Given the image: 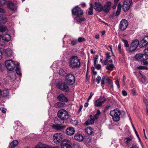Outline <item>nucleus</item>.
Masks as SVG:
<instances>
[{"label": "nucleus", "mask_w": 148, "mask_h": 148, "mask_svg": "<svg viewBox=\"0 0 148 148\" xmlns=\"http://www.w3.org/2000/svg\"><path fill=\"white\" fill-rule=\"evenodd\" d=\"M80 64V60L77 56H72L70 59L69 66L71 68L73 69L79 68Z\"/></svg>", "instance_id": "nucleus-1"}, {"label": "nucleus", "mask_w": 148, "mask_h": 148, "mask_svg": "<svg viewBox=\"0 0 148 148\" xmlns=\"http://www.w3.org/2000/svg\"><path fill=\"white\" fill-rule=\"evenodd\" d=\"M5 64L7 69L10 71L14 70L16 67L15 62L12 60H6L5 62Z\"/></svg>", "instance_id": "nucleus-2"}, {"label": "nucleus", "mask_w": 148, "mask_h": 148, "mask_svg": "<svg viewBox=\"0 0 148 148\" xmlns=\"http://www.w3.org/2000/svg\"><path fill=\"white\" fill-rule=\"evenodd\" d=\"M63 136L61 133L55 134L53 137V140L54 143L56 144H58L63 140Z\"/></svg>", "instance_id": "nucleus-3"}, {"label": "nucleus", "mask_w": 148, "mask_h": 148, "mask_svg": "<svg viewBox=\"0 0 148 148\" xmlns=\"http://www.w3.org/2000/svg\"><path fill=\"white\" fill-rule=\"evenodd\" d=\"M139 43L138 40H134L131 42L128 51L129 52H132L136 50Z\"/></svg>", "instance_id": "nucleus-4"}, {"label": "nucleus", "mask_w": 148, "mask_h": 148, "mask_svg": "<svg viewBox=\"0 0 148 148\" xmlns=\"http://www.w3.org/2000/svg\"><path fill=\"white\" fill-rule=\"evenodd\" d=\"M56 86L58 88L64 92H66L69 90L68 86L64 82H58L56 84Z\"/></svg>", "instance_id": "nucleus-5"}, {"label": "nucleus", "mask_w": 148, "mask_h": 148, "mask_svg": "<svg viewBox=\"0 0 148 148\" xmlns=\"http://www.w3.org/2000/svg\"><path fill=\"white\" fill-rule=\"evenodd\" d=\"M65 81L69 85H72L75 82V79L74 76L72 74L69 73L65 77Z\"/></svg>", "instance_id": "nucleus-6"}, {"label": "nucleus", "mask_w": 148, "mask_h": 148, "mask_svg": "<svg viewBox=\"0 0 148 148\" xmlns=\"http://www.w3.org/2000/svg\"><path fill=\"white\" fill-rule=\"evenodd\" d=\"M106 101V99L104 97H101L94 102V105L96 107H100Z\"/></svg>", "instance_id": "nucleus-7"}, {"label": "nucleus", "mask_w": 148, "mask_h": 148, "mask_svg": "<svg viewBox=\"0 0 148 148\" xmlns=\"http://www.w3.org/2000/svg\"><path fill=\"white\" fill-rule=\"evenodd\" d=\"M57 115L62 120L67 119L69 116V114L67 112H58Z\"/></svg>", "instance_id": "nucleus-8"}, {"label": "nucleus", "mask_w": 148, "mask_h": 148, "mask_svg": "<svg viewBox=\"0 0 148 148\" xmlns=\"http://www.w3.org/2000/svg\"><path fill=\"white\" fill-rule=\"evenodd\" d=\"M72 12L73 15L77 16L82 15L83 14L82 10L77 6L72 9Z\"/></svg>", "instance_id": "nucleus-9"}, {"label": "nucleus", "mask_w": 148, "mask_h": 148, "mask_svg": "<svg viewBox=\"0 0 148 148\" xmlns=\"http://www.w3.org/2000/svg\"><path fill=\"white\" fill-rule=\"evenodd\" d=\"M120 112H110V114L112 116L113 120L115 121H118L120 119L119 115Z\"/></svg>", "instance_id": "nucleus-10"}, {"label": "nucleus", "mask_w": 148, "mask_h": 148, "mask_svg": "<svg viewBox=\"0 0 148 148\" xmlns=\"http://www.w3.org/2000/svg\"><path fill=\"white\" fill-rule=\"evenodd\" d=\"M128 25V21L125 19H122L120 22L119 28L121 30L123 31L125 29Z\"/></svg>", "instance_id": "nucleus-11"}, {"label": "nucleus", "mask_w": 148, "mask_h": 148, "mask_svg": "<svg viewBox=\"0 0 148 148\" xmlns=\"http://www.w3.org/2000/svg\"><path fill=\"white\" fill-rule=\"evenodd\" d=\"M69 140L67 139H64L62 141L61 144V148H71V146L69 144Z\"/></svg>", "instance_id": "nucleus-12"}, {"label": "nucleus", "mask_w": 148, "mask_h": 148, "mask_svg": "<svg viewBox=\"0 0 148 148\" xmlns=\"http://www.w3.org/2000/svg\"><path fill=\"white\" fill-rule=\"evenodd\" d=\"M111 5V2L109 1L106 2L105 3L104 6H103L102 10L105 13H108L110 10Z\"/></svg>", "instance_id": "nucleus-13"}, {"label": "nucleus", "mask_w": 148, "mask_h": 148, "mask_svg": "<svg viewBox=\"0 0 148 148\" xmlns=\"http://www.w3.org/2000/svg\"><path fill=\"white\" fill-rule=\"evenodd\" d=\"M57 99L60 101L62 102H67L68 100L65 96L62 94H60L57 97Z\"/></svg>", "instance_id": "nucleus-14"}, {"label": "nucleus", "mask_w": 148, "mask_h": 148, "mask_svg": "<svg viewBox=\"0 0 148 148\" xmlns=\"http://www.w3.org/2000/svg\"><path fill=\"white\" fill-rule=\"evenodd\" d=\"M147 42H148V36H146L140 41L139 44V47H142L145 46Z\"/></svg>", "instance_id": "nucleus-15"}, {"label": "nucleus", "mask_w": 148, "mask_h": 148, "mask_svg": "<svg viewBox=\"0 0 148 148\" xmlns=\"http://www.w3.org/2000/svg\"><path fill=\"white\" fill-rule=\"evenodd\" d=\"M94 8L96 11L100 12L102 10L103 6L101 4L95 2Z\"/></svg>", "instance_id": "nucleus-16"}, {"label": "nucleus", "mask_w": 148, "mask_h": 148, "mask_svg": "<svg viewBox=\"0 0 148 148\" xmlns=\"http://www.w3.org/2000/svg\"><path fill=\"white\" fill-rule=\"evenodd\" d=\"M3 52L6 56L11 57L13 54L12 50L10 48L5 49L3 50Z\"/></svg>", "instance_id": "nucleus-17"}, {"label": "nucleus", "mask_w": 148, "mask_h": 148, "mask_svg": "<svg viewBox=\"0 0 148 148\" xmlns=\"http://www.w3.org/2000/svg\"><path fill=\"white\" fill-rule=\"evenodd\" d=\"M75 131V130L73 127H69L66 130V133L68 135L72 136L74 134Z\"/></svg>", "instance_id": "nucleus-18"}, {"label": "nucleus", "mask_w": 148, "mask_h": 148, "mask_svg": "<svg viewBox=\"0 0 148 148\" xmlns=\"http://www.w3.org/2000/svg\"><path fill=\"white\" fill-rule=\"evenodd\" d=\"M74 139L75 140L80 142L83 140L84 138L81 134L77 133L74 135Z\"/></svg>", "instance_id": "nucleus-19"}, {"label": "nucleus", "mask_w": 148, "mask_h": 148, "mask_svg": "<svg viewBox=\"0 0 148 148\" xmlns=\"http://www.w3.org/2000/svg\"><path fill=\"white\" fill-rule=\"evenodd\" d=\"M94 121L95 119L94 118L93 116L90 115V118L88 119L85 123L87 125H92L94 123Z\"/></svg>", "instance_id": "nucleus-20"}, {"label": "nucleus", "mask_w": 148, "mask_h": 148, "mask_svg": "<svg viewBox=\"0 0 148 148\" xmlns=\"http://www.w3.org/2000/svg\"><path fill=\"white\" fill-rule=\"evenodd\" d=\"M7 5L9 9L11 10L14 11L16 8V6L11 1H8Z\"/></svg>", "instance_id": "nucleus-21"}, {"label": "nucleus", "mask_w": 148, "mask_h": 148, "mask_svg": "<svg viewBox=\"0 0 148 148\" xmlns=\"http://www.w3.org/2000/svg\"><path fill=\"white\" fill-rule=\"evenodd\" d=\"M85 132L87 134L89 135H93L94 134V130L90 127H87L85 130Z\"/></svg>", "instance_id": "nucleus-22"}, {"label": "nucleus", "mask_w": 148, "mask_h": 148, "mask_svg": "<svg viewBox=\"0 0 148 148\" xmlns=\"http://www.w3.org/2000/svg\"><path fill=\"white\" fill-rule=\"evenodd\" d=\"M132 139V138L131 137H127L124 138L125 142L128 147H129L131 145Z\"/></svg>", "instance_id": "nucleus-23"}, {"label": "nucleus", "mask_w": 148, "mask_h": 148, "mask_svg": "<svg viewBox=\"0 0 148 148\" xmlns=\"http://www.w3.org/2000/svg\"><path fill=\"white\" fill-rule=\"evenodd\" d=\"M18 144V141L16 140H14L12 141L10 144L9 148H14Z\"/></svg>", "instance_id": "nucleus-24"}, {"label": "nucleus", "mask_w": 148, "mask_h": 148, "mask_svg": "<svg viewBox=\"0 0 148 148\" xmlns=\"http://www.w3.org/2000/svg\"><path fill=\"white\" fill-rule=\"evenodd\" d=\"M2 38L3 40L8 42L11 40V37L9 34H6L2 36Z\"/></svg>", "instance_id": "nucleus-25"}, {"label": "nucleus", "mask_w": 148, "mask_h": 148, "mask_svg": "<svg viewBox=\"0 0 148 148\" xmlns=\"http://www.w3.org/2000/svg\"><path fill=\"white\" fill-rule=\"evenodd\" d=\"M137 78L139 82L141 84H146V80L144 75H141L140 77H138Z\"/></svg>", "instance_id": "nucleus-26"}, {"label": "nucleus", "mask_w": 148, "mask_h": 148, "mask_svg": "<svg viewBox=\"0 0 148 148\" xmlns=\"http://www.w3.org/2000/svg\"><path fill=\"white\" fill-rule=\"evenodd\" d=\"M65 127L64 125L61 126L60 124L54 125L53 126V128L57 130H61Z\"/></svg>", "instance_id": "nucleus-27"}, {"label": "nucleus", "mask_w": 148, "mask_h": 148, "mask_svg": "<svg viewBox=\"0 0 148 148\" xmlns=\"http://www.w3.org/2000/svg\"><path fill=\"white\" fill-rule=\"evenodd\" d=\"M60 74L61 75L66 77L68 75L66 71L64 69H60L59 70Z\"/></svg>", "instance_id": "nucleus-28"}, {"label": "nucleus", "mask_w": 148, "mask_h": 148, "mask_svg": "<svg viewBox=\"0 0 148 148\" xmlns=\"http://www.w3.org/2000/svg\"><path fill=\"white\" fill-rule=\"evenodd\" d=\"M130 5H128V4L124 2L123 5V9L125 12L127 11L129 9Z\"/></svg>", "instance_id": "nucleus-29"}, {"label": "nucleus", "mask_w": 148, "mask_h": 148, "mask_svg": "<svg viewBox=\"0 0 148 148\" xmlns=\"http://www.w3.org/2000/svg\"><path fill=\"white\" fill-rule=\"evenodd\" d=\"M65 105L64 103L60 102H58L54 104V106L56 108H61L64 106Z\"/></svg>", "instance_id": "nucleus-30"}, {"label": "nucleus", "mask_w": 148, "mask_h": 148, "mask_svg": "<svg viewBox=\"0 0 148 148\" xmlns=\"http://www.w3.org/2000/svg\"><path fill=\"white\" fill-rule=\"evenodd\" d=\"M9 90L8 89H4L1 91L2 96L3 97L7 96L9 93Z\"/></svg>", "instance_id": "nucleus-31"}, {"label": "nucleus", "mask_w": 148, "mask_h": 148, "mask_svg": "<svg viewBox=\"0 0 148 148\" xmlns=\"http://www.w3.org/2000/svg\"><path fill=\"white\" fill-rule=\"evenodd\" d=\"M121 5L120 3H119L118 4L117 10H116L115 14V16H118L120 14L121 12Z\"/></svg>", "instance_id": "nucleus-32"}, {"label": "nucleus", "mask_w": 148, "mask_h": 148, "mask_svg": "<svg viewBox=\"0 0 148 148\" xmlns=\"http://www.w3.org/2000/svg\"><path fill=\"white\" fill-rule=\"evenodd\" d=\"M143 57V55L142 54H138L135 56V58L137 60H141V59Z\"/></svg>", "instance_id": "nucleus-33"}, {"label": "nucleus", "mask_w": 148, "mask_h": 148, "mask_svg": "<svg viewBox=\"0 0 148 148\" xmlns=\"http://www.w3.org/2000/svg\"><path fill=\"white\" fill-rule=\"evenodd\" d=\"M90 6L88 13V15H90L93 14V5L92 3H90Z\"/></svg>", "instance_id": "nucleus-34"}, {"label": "nucleus", "mask_w": 148, "mask_h": 148, "mask_svg": "<svg viewBox=\"0 0 148 148\" xmlns=\"http://www.w3.org/2000/svg\"><path fill=\"white\" fill-rule=\"evenodd\" d=\"M0 21L3 23H5L7 21L6 18L2 14H0Z\"/></svg>", "instance_id": "nucleus-35"}, {"label": "nucleus", "mask_w": 148, "mask_h": 148, "mask_svg": "<svg viewBox=\"0 0 148 148\" xmlns=\"http://www.w3.org/2000/svg\"><path fill=\"white\" fill-rule=\"evenodd\" d=\"M35 148H49L46 145L39 144L36 146Z\"/></svg>", "instance_id": "nucleus-36"}, {"label": "nucleus", "mask_w": 148, "mask_h": 148, "mask_svg": "<svg viewBox=\"0 0 148 148\" xmlns=\"http://www.w3.org/2000/svg\"><path fill=\"white\" fill-rule=\"evenodd\" d=\"M16 71L17 74L21 76V69L18 66H17L15 70Z\"/></svg>", "instance_id": "nucleus-37"}, {"label": "nucleus", "mask_w": 148, "mask_h": 148, "mask_svg": "<svg viewBox=\"0 0 148 148\" xmlns=\"http://www.w3.org/2000/svg\"><path fill=\"white\" fill-rule=\"evenodd\" d=\"M114 68V66L113 64H109L106 67V69L110 71H112Z\"/></svg>", "instance_id": "nucleus-38"}, {"label": "nucleus", "mask_w": 148, "mask_h": 148, "mask_svg": "<svg viewBox=\"0 0 148 148\" xmlns=\"http://www.w3.org/2000/svg\"><path fill=\"white\" fill-rule=\"evenodd\" d=\"M76 19L77 21L80 23H81L82 21H84L85 20L84 18L79 16H77Z\"/></svg>", "instance_id": "nucleus-39"}, {"label": "nucleus", "mask_w": 148, "mask_h": 148, "mask_svg": "<svg viewBox=\"0 0 148 148\" xmlns=\"http://www.w3.org/2000/svg\"><path fill=\"white\" fill-rule=\"evenodd\" d=\"M107 78H108V76L107 75L103 76L102 77L101 82V86H102L104 84L105 80H106V79Z\"/></svg>", "instance_id": "nucleus-40"}, {"label": "nucleus", "mask_w": 148, "mask_h": 148, "mask_svg": "<svg viewBox=\"0 0 148 148\" xmlns=\"http://www.w3.org/2000/svg\"><path fill=\"white\" fill-rule=\"evenodd\" d=\"M121 40L124 43L125 47H129L128 42L127 40L124 39H121Z\"/></svg>", "instance_id": "nucleus-41"}, {"label": "nucleus", "mask_w": 148, "mask_h": 148, "mask_svg": "<svg viewBox=\"0 0 148 148\" xmlns=\"http://www.w3.org/2000/svg\"><path fill=\"white\" fill-rule=\"evenodd\" d=\"M118 49L119 53L123 55V51L122 49H121V45L120 44L118 46Z\"/></svg>", "instance_id": "nucleus-42"}, {"label": "nucleus", "mask_w": 148, "mask_h": 148, "mask_svg": "<svg viewBox=\"0 0 148 148\" xmlns=\"http://www.w3.org/2000/svg\"><path fill=\"white\" fill-rule=\"evenodd\" d=\"M77 40L75 39H72L71 40V42L70 44L72 46L76 44H77Z\"/></svg>", "instance_id": "nucleus-43"}, {"label": "nucleus", "mask_w": 148, "mask_h": 148, "mask_svg": "<svg viewBox=\"0 0 148 148\" xmlns=\"http://www.w3.org/2000/svg\"><path fill=\"white\" fill-rule=\"evenodd\" d=\"M86 40L85 38L83 37H79L78 38L77 41L79 42H81L85 41Z\"/></svg>", "instance_id": "nucleus-44"}, {"label": "nucleus", "mask_w": 148, "mask_h": 148, "mask_svg": "<svg viewBox=\"0 0 148 148\" xmlns=\"http://www.w3.org/2000/svg\"><path fill=\"white\" fill-rule=\"evenodd\" d=\"M7 29L6 27L3 26H1L0 27V32H5Z\"/></svg>", "instance_id": "nucleus-45"}, {"label": "nucleus", "mask_w": 148, "mask_h": 148, "mask_svg": "<svg viewBox=\"0 0 148 148\" xmlns=\"http://www.w3.org/2000/svg\"><path fill=\"white\" fill-rule=\"evenodd\" d=\"M71 123L73 125H77L78 122L76 120H71Z\"/></svg>", "instance_id": "nucleus-46"}, {"label": "nucleus", "mask_w": 148, "mask_h": 148, "mask_svg": "<svg viewBox=\"0 0 148 148\" xmlns=\"http://www.w3.org/2000/svg\"><path fill=\"white\" fill-rule=\"evenodd\" d=\"M124 2L128 5H131L132 3V0H125Z\"/></svg>", "instance_id": "nucleus-47"}, {"label": "nucleus", "mask_w": 148, "mask_h": 148, "mask_svg": "<svg viewBox=\"0 0 148 148\" xmlns=\"http://www.w3.org/2000/svg\"><path fill=\"white\" fill-rule=\"evenodd\" d=\"M100 112H97L96 114L93 116L95 120L97 119L99 115L100 114Z\"/></svg>", "instance_id": "nucleus-48"}, {"label": "nucleus", "mask_w": 148, "mask_h": 148, "mask_svg": "<svg viewBox=\"0 0 148 148\" xmlns=\"http://www.w3.org/2000/svg\"><path fill=\"white\" fill-rule=\"evenodd\" d=\"M138 69H145L148 70V69L147 67L145 66H140L137 67Z\"/></svg>", "instance_id": "nucleus-49"}, {"label": "nucleus", "mask_w": 148, "mask_h": 148, "mask_svg": "<svg viewBox=\"0 0 148 148\" xmlns=\"http://www.w3.org/2000/svg\"><path fill=\"white\" fill-rule=\"evenodd\" d=\"M110 53L109 52H107L106 53V59L108 60V59H110L111 57V56L110 55Z\"/></svg>", "instance_id": "nucleus-50"}, {"label": "nucleus", "mask_w": 148, "mask_h": 148, "mask_svg": "<svg viewBox=\"0 0 148 148\" xmlns=\"http://www.w3.org/2000/svg\"><path fill=\"white\" fill-rule=\"evenodd\" d=\"M94 66L95 68L97 70H100L101 68V66L100 64H96Z\"/></svg>", "instance_id": "nucleus-51"}, {"label": "nucleus", "mask_w": 148, "mask_h": 148, "mask_svg": "<svg viewBox=\"0 0 148 148\" xmlns=\"http://www.w3.org/2000/svg\"><path fill=\"white\" fill-rule=\"evenodd\" d=\"M107 83L109 84H112V80L109 78L108 77V78L106 80Z\"/></svg>", "instance_id": "nucleus-52"}, {"label": "nucleus", "mask_w": 148, "mask_h": 148, "mask_svg": "<svg viewBox=\"0 0 148 148\" xmlns=\"http://www.w3.org/2000/svg\"><path fill=\"white\" fill-rule=\"evenodd\" d=\"M101 79V77L100 76H98L96 78V82L97 84H98L99 83Z\"/></svg>", "instance_id": "nucleus-53"}, {"label": "nucleus", "mask_w": 148, "mask_h": 148, "mask_svg": "<svg viewBox=\"0 0 148 148\" xmlns=\"http://www.w3.org/2000/svg\"><path fill=\"white\" fill-rule=\"evenodd\" d=\"M141 63L145 65L148 64V62L146 60H144L141 61Z\"/></svg>", "instance_id": "nucleus-54"}, {"label": "nucleus", "mask_w": 148, "mask_h": 148, "mask_svg": "<svg viewBox=\"0 0 148 148\" xmlns=\"http://www.w3.org/2000/svg\"><path fill=\"white\" fill-rule=\"evenodd\" d=\"M144 53L145 55L148 56V48H146L144 51Z\"/></svg>", "instance_id": "nucleus-55"}, {"label": "nucleus", "mask_w": 148, "mask_h": 148, "mask_svg": "<svg viewBox=\"0 0 148 148\" xmlns=\"http://www.w3.org/2000/svg\"><path fill=\"white\" fill-rule=\"evenodd\" d=\"M111 108V106L110 105H109L108 106L106 107L105 108V111H107L109 110V109Z\"/></svg>", "instance_id": "nucleus-56"}, {"label": "nucleus", "mask_w": 148, "mask_h": 148, "mask_svg": "<svg viewBox=\"0 0 148 148\" xmlns=\"http://www.w3.org/2000/svg\"><path fill=\"white\" fill-rule=\"evenodd\" d=\"M94 95V93L92 92H91L90 94V95L89 97H88V101H89L91 98L92 96Z\"/></svg>", "instance_id": "nucleus-57"}, {"label": "nucleus", "mask_w": 148, "mask_h": 148, "mask_svg": "<svg viewBox=\"0 0 148 148\" xmlns=\"http://www.w3.org/2000/svg\"><path fill=\"white\" fill-rule=\"evenodd\" d=\"M141 75H144L143 74L142 72L141 71H140L139 72V74H138L137 75V77H140Z\"/></svg>", "instance_id": "nucleus-58"}, {"label": "nucleus", "mask_w": 148, "mask_h": 148, "mask_svg": "<svg viewBox=\"0 0 148 148\" xmlns=\"http://www.w3.org/2000/svg\"><path fill=\"white\" fill-rule=\"evenodd\" d=\"M131 92L134 95H136V91L134 89H133L132 90Z\"/></svg>", "instance_id": "nucleus-59"}, {"label": "nucleus", "mask_w": 148, "mask_h": 148, "mask_svg": "<svg viewBox=\"0 0 148 148\" xmlns=\"http://www.w3.org/2000/svg\"><path fill=\"white\" fill-rule=\"evenodd\" d=\"M116 84L117 87L119 88H120V85L118 79L116 81Z\"/></svg>", "instance_id": "nucleus-60"}, {"label": "nucleus", "mask_w": 148, "mask_h": 148, "mask_svg": "<svg viewBox=\"0 0 148 148\" xmlns=\"http://www.w3.org/2000/svg\"><path fill=\"white\" fill-rule=\"evenodd\" d=\"M117 2H114V5L112 7V8L113 9H114L116 8V7L117 6Z\"/></svg>", "instance_id": "nucleus-61"}, {"label": "nucleus", "mask_w": 148, "mask_h": 148, "mask_svg": "<svg viewBox=\"0 0 148 148\" xmlns=\"http://www.w3.org/2000/svg\"><path fill=\"white\" fill-rule=\"evenodd\" d=\"M126 79L125 76L124 75L123 76V84H125V80Z\"/></svg>", "instance_id": "nucleus-62"}, {"label": "nucleus", "mask_w": 148, "mask_h": 148, "mask_svg": "<svg viewBox=\"0 0 148 148\" xmlns=\"http://www.w3.org/2000/svg\"><path fill=\"white\" fill-rule=\"evenodd\" d=\"M122 94L124 96H126L127 95V93L126 91L125 90H122Z\"/></svg>", "instance_id": "nucleus-63"}, {"label": "nucleus", "mask_w": 148, "mask_h": 148, "mask_svg": "<svg viewBox=\"0 0 148 148\" xmlns=\"http://www.w3.org/2000/svg\"><path fill=\"white\" fill-rule=\"evenodd\" d=\"M108 60L107 59H106L104 62V65H109V64L108 63Z\"/></svg>", "instance_id": "nucleus-64"}]
</instances>
